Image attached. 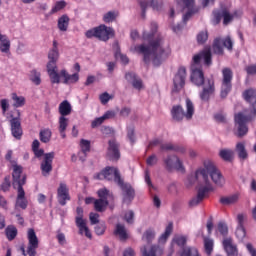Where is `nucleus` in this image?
Listing matches in <instances>:
<instances>
[{"instance_id":"4468645a","label":"nucleus","mask_w":256,"mask_h":256,"mask_svg":"<svg viewBox=\"0 0 256 256\" xmlns=\"http://www.w3.org/2000/svg\"><path fill=\"white\" fill-rule=\"evenodd\" d=\"M213 17V25H219L222 19L224 25H229V23L233 21L235 15L229 13V10H227V8H223L221 10H214Z\"/></svg>"},{"instance_id":"c03bdc74","label":"nucleus","mask_w":256,"mask_h":256,"mask_svg":"<svg viewBox=\"0 0 256 256\" xmlns=\"http://www.w3.org/2000/svg\"><path fill=\"white\" fill-rule=\"evenodd\" d=\"M182 9H191L195 5V0H175Z\"/></svg>"},{"instance_id":"473e14b6","label":"nucleus","mask_w":256,"mask_h":256,"mask_svg":"<svg viewBox=\"0 0 256 256\" xmlns=\"http://www.w3.org/2000/svg\"><path fill=\"white\" fill-rule=\"evenodd\" d=\"M114 235H116V237H119L121 241H125V239H127V230L125 229V225L116 224Z\"/></svg>"},{"instance_id":"8fccbe9b","label":"nucleus","mask_w":256,"mask_h":256,"mask_svg":"<svg viewBox=\"0 0 256 256\" xmlns=\"http://www.w3.org/2000/svg\"><path fill=\"white\" fill-rule=\"evenodd\" d=\"M80 147H81L82 153L86 155L87 153H89V151H91V141L82 139L80 141Z\"/></svg>"},{"instance_id":"dca6fc26","label":"nucleus","mask_w":256,"mask_h":256,"mask_svg":"<svg viewBox=\"0 0 256 256\" xmlns=\"http://www.w3.org/2000/svg\"><path fill=\"white\" fill-rule=\"evenodd\" d=\"M118 187L122 189L124 203H131L132 199H135V190L130 184L125 183L123 179H118Z\"/></svg>"},{"instance_id":"423d86ee","label":"nucleus","mask_w":256,"mask_h":256,"mask_svg":"<svg viewBox=\"0 0 256 256\" xmlns=\"http://www.w3.org/2000/svg\"><path fill=\"white\" fill-rule=\"evenodd\" d=\"M87 39H98V41H109L112 37H115V30L112 27L101 24L97 27L91 28L85 32Z\"/></svg>"},{"instance_id":"58836bf2","label":"nucleus","mask_w":256,"mask_h":256,"mask_svg":"<svg viewBox=\"0 0 256 256\" xmlns=\"http://www.w3.org/2000/svg\"><path fill=\"white\" fill-rule=\"evenodd\" d=\"M29 79L34 85H39L41 83V72L36 69L30 71Z\"/></svg>"},{"instance_id":"7ed1b4c3","label":"nucleus","mask_w":256,"mask_h":256,"mask_svg":"<svg viewBox=\"0 0 256 256\" xmlns=\"http://www.w3.org/2000/svg\"><path fill=\"white\" fill-rule=\"evenodd\" d=\"M22 174L23 167L17 164L13 165L12 187L13 189H17V197L14 205V211H19V209L25 211V209H27V205H29L27 198H25V190L23 189V185L27 183V176Z\"/></svg>"},{"instance_id":"412c9836","label":"nucleus","mask_w":256,"mask_h":256,"mask_svg":"<svg viewBox=\"0 0 256 256\" xmlns=\"http://www.w3.org/2000/svg\"><path fill=\"white\" fill-rule=\"evenodd\" d=\"M243 97L245 101L252 104V116H256V90L254 89H248L244 91Z\"/></svg>"},{"instance_id":"09e8293b","label":"nucleus","mask_w":256,"mask_h":256,"mask_svg":"<svg viewBox=\"0 0 256 256\" xmlns=\"http://www.w3.org/2000/svg\"><path fill=\"white\" fill-rule=\"evenodd\" d=\"M12 100L14 101V107H23L25 105V97L18 96L16 93L12 94Z\"/></svg>"},{"instance_id":"f03ea898","label":"nucleus","mask_w":256,"mask_h":256,"mask_svg":"<svg viewBox=\"0 0 256 256\" xmlns=\"http://www.w3.org/2000/svg\"><path fill=\"white\" fill-rule=\"evenodd\" d=\"M131 51H136L140 55H143L144 63H152L154 65H161L169 55H171V47L165 44L163 37H158L155 40L149 42V45L141 44L131 48Z\"/></svg>"},{"instance_id":"e433bc0d","label":"nucleus","mask_w":256,"mask_h":256,"mask_svg":"<svg viewBox=\"0 0 256 256\" xmlns=\"http://www.w3.org/2000/svg\"><path fill=\"white\" fill-rule=\"evenodd\" d=\"M153 239H155V230L153 228H149L142 235V241H146L149 245L153 242Z\"/></svg>"},{"instance_id":"a211bd4d","label":"nucleus","mask_w":256,"mask_h":256,"mask_svg":"<svg viewBox=\"0 0 256 256\" xmlns=\"http://www.w3.org/2000/svg\"><path fill=\"white\" fill-rule=\"evenodd\" d=\"M57 200L59 205L65 207L67 205V201H71V196L69 195V188L67 184L61 182L57 189Z\"/></svg>"},{"instance_id":"c85d7f7f","label":"nucleus","mask_w":256,"mask_h":256,"mask_svg":"<svg viewBox=\"0 0 256 256\" xmlns=\"http://www.w3.org/2000/svg\"><path fill=\"white\" fill-rule=\"evenodd\" d=\"M59 113L61 117H67V115H71L72 107L69 101L64 100L59 105Z\"/></svg>"},{"instance_id":"a18cd8bd","label":"nucleus","mask_w":256,"mask_h":256,"mask_svg":"<svg viewBox=\"0 0 256 256\" xmlns=\"http://www.w3.org/2000/svg\"><path fill=\"white\" fill-rule=\"evenodd\" d=\"M148 7H152L154 11H161L163 9V1L161 0H146Z\"/></svg>"},{"instance_id":"bb28decb","label":"nucleus","mask_w":256,"mask_h":256,"mask_svg":"<svg viewBox=\"0 0 256 256\" xmlns=\"http://www.w3.org/2000/svg\"><path fill=\"white\" fill-rule=\"evenodd\" d=\"M236 153L241 161H245L249 158V153H247V148H245V143L243 142L236 144Z\"/></svg>"},{"instance_id":"4d7b16f0","label":"nucleus","mask_w":256,"mask_h":256,"mask_svg":"<svg viewBox=\"0 0 256 256\" xmlns=\"http://www.w3.org/2000/svg\"><path fill=\"white\" fill-rule=\"evenodd\" d=\"M127 137L130 141V143L133 145L135 143L136 138H135V127L130 126L127 128Z\"/></svg>"},{"instance_id":"2f4dec72","label":"nucleus","mask_w":256,"mask_h":256,"mask_svg":"<svg viewBox=\"0 0 256 256\" xmlns=\"http://www.w3.org/2000/svg\"><path fill=\"white\" fill-rule=\"evenodd\" d=\"M69 16H67V14L62 15L59 19H58V29L59 31H67V29H69Z\"/></svg>"},{"instance_id":"f704fd0d","label":"nucleus","mask_w":256,"mask_h":256,"mask_svg":"<svg viewBox=\"0 0 256 256\" xmlns=\"http://www.w3.org/2000/svg\"><path fill=\"white\" fill-rule=\"evenodd\" d=\"M52 135L53 133L51 132V129L49 128L42 129L39 133L40 141L42 143H49V141H51Z\"/></svg>"},{"instance_id":"0eeeda50","label":"nucleus","mask_w":256,"mask_h":256,"mask_svg":"<svg viewBox=\"0 0 256 256\" xmlns=\"http://www.w3.org/2000/svg\"><path fill=\"white\" fill-rule=\"evenodd\" d=\"M35 157H43L40 164V169L43 177H49L53 171V160L55 159V152L45 153L43 149L33 150Z\"/></svg>"},{"instance_id":"a878e982","label":"nucleus","mask_w":256,"mask_h":256,"mask_svg":"<svg viewBox=\"0 0 256 256\" xmlns=\"http://www.w3.org/2000/svg\"><path fill=\"white\" fill-rule=\"evenodd\" d=\"M76 227L79 229V235H85L88 239H91V231L89 230V227H87V220H82L79 222H76Z\"/></svg>"},{"instance_id":"c9c22d12","label":"nucleus","mask_w":256,"mask_h":256,"mask_svg":"<svg viewBox=\"0 0 256 256\" xmlns=\"http://www.w3.org/2000/svg\"><path fill=\"white\" fill-rule=\"evenodd\" d=\"M237 201H239V196L237 194L220 198V203L222 205H233L237 203Z\"/></svg>"},{"instance_id":"f3484780","label":"nucleus","mask_w":256,"mask_h":256,"mask_svg":"<svg viewBox=\"0 0 256 256\" xmlns=\"http://www.w3.org/2000/svg\"><path fill=\"white\" fill-rule=\"evenodd\" d=\"M17 117L12 118L10 120L11 125V133L15 139H21L23 137V128H21V112L19 110L16 111Z\"/></svg>"},{"instance_id":"69168bd1","label":"nucleus","mask_w":256,"mask_h":256,"mask_svg":"<svg viewBox=\"0 0 256 256\" xmlns=\"http://www.w3.org/2000/svg\"><path fill=\"white\" fill-rule=\"evenodd\" d=\"M158 161H159V158H157V155L152 154L150 157L147 158L146 163L150 167H153V165H157Z\"/></svg>"},{"instance_id":"864d4df0","label":"nucleus","mask_w":256,"mask_h":256,"mask_svg":"<svg viewBox=\"0 0 256 256\" xmlns=\"http://www.w3.org/2000/svg\"><path fill=\"white\" fill-rule=\"evenodd\" d=\"M107 229V225H105V222H101L98 225L95 226L94 231L96 235H105V231Z\"/></svg>"},{"instance_id":"5fc2aeb1","label":"nucleus","mask_w":256,"mask_h":256,"mask_svg":"<svg viewBox=\"0 0 256 256\" xmlns=\"http://www.w3.org/2000/svg\"><path fill=\"white\" fill-rule=\"evenodd\" d=\"M222 45L228 50L233 51V40L231 39V36H227L223 40H221Z\"/></svg>"},{"instance_id":"6e6d98bb","label":"nucleus","mask_w":256,"mask_h":256,"mask_svg":"<svg viewBox=\"0 0 256 256\" xmlns=\"http://www.w3.org/2000/svg\"><path fill=\"white\" fill-rule=\"evenodd\" d=\"M69 125V119L65 118V116H60L59 118V131H66Z\"/></svg>"},{"instance_id":"79ce46f5","label":"nucleus","mask_w":256,"mask_h":256,"mask_svg":"<svg viewBox=\"0 0 256 256\" xmlns=\"http://www.w3.org/2000/svg\"><path fill=\"white\" fill-rule=\"evenodd\" d=\"M5 233L8 241H13L17 237V228L15 226H7Z\"/></svg>"},{"instance_id":"2eb2a0df","label":"nucleus","mask_w":256,"mask_h":256,"mask_svg":"<svg viewBox=\"0 0 256 256\" xmlns=\"http://www.w3.org/2000/svg\"><path fill=\"white\" fill-rule=\"evenodd\" d=\"M187 79V68L184 66L179 67L173 79V93H179L185 87V80Z\"/></svg>"},{"instance_id":"603ef678","label":"nucleus","mask_w":256,"mask_h":256,"mask_svg":"<svg viewBox=\"0 0 256 256\" xmlns=\"http://www.w3.org/2000/svg\"><path fill=\"white\" fill-rule=\"evenodd\" d=\"M180 256H201L197 248H186L181 252Z\"/></svg>"},{"instance_id":"9d476101","label":"nucleus","mask_w":256,"mask_h":256,"mask_svg":"<svg viewBox=\"0 0 256 256\" xmlns=\"http://www.w3.org/2000/svg\"><path fill=\"white\" fill-rule=\"evenodd\" d=\"M28 247L27 251H25V248H21L22 255L24 256H35L37 255V249H39V238H37V234L35 233V230L33 228H30L28 230Z\"/></svg>"},{"instance_id":"20e7f679","label":"nucleus","mask_w":256,"mask_h":256,"mask_svg":"<svg viewBox=\"0 0 256 256\" xmlns=\"http://www.w3.org/2000/svg\"><path fill=\"white\" fill-rule=\"evenodd\" d=\"M190 79L194 85L202 87V91L199 93L201 101L204 103L209 102L211 97L215 95V80L213 78H207L205 80V74H203V70L200 68L192 70Z\"/></svg>"},{"instance_id":"774afa93","label":"nucleus","mask_w":256,"mask_h":256,"mask_svg":"<svg viewBox=\"0 0 256 256\" xmlns=\"http://www.w3.org/2000/svg\"><path fill=\"white\" fill-rule=\"evenodd\" d=\"M161 151H175V145L173 143H165L160 145Z\"/></svg>"},{"instance_id":"338daca9","label":"nucleus","mask_w":256,"mask_h":256,"mask_svg":"<svg viewBox=\"0 0 256 256\" xmlns=\"http://www.w3.org/2000/svg\"><path fill=\"white\" fill-rule=\"evenodd\" d=\"M124 219L130 224L133 223V219H135V212H133V210L126 212L124 215Z\"/></svg>"},{"instance_id":"393cba45","label":"nucleus","mask_w":256,"mask_h":256,"mask_svg":"<svg viewBox=\"0 0 256 256\" xmlns=\"http://www.w3.org/2000/svg\"><path fill=\"white\" fill-rule=\"evenodd\" d=\"M158 249H159V246L157 245H151V246L144 245L140 248V253L142 256H157Z\"/></svg>"},{"instance_id":"cd10ccee","label":"nucleus","mask_w":256,"mask_h":256,"mask_svg":"<svg viewBox=\"0 0 256 256\" xmlns=\"http://www.w3.org/2000/svg\"><path fill=\"white\" fill-rule=\"evenodd\" d=\"M172 243H175L178 245V247H181L182 253L185 251V249H196L195 247H185L187 245V237L181 236V235H176L174 236Z\"/></svg>"},{"instance_id":"49530a36","label":"nucleus","mask_w":256,"mask_h":256,"mask_svg":"<svg viewBox=\"0 0 256 256\" xmlns=\"http://www.w3.org/2000/svg\"><path fill=\"white\" fill-rule=\"evenodd\" d=\"M118 15H119V13H117L115 11H109L106 14H104L103 21H104V23H113V21H115V19H117Z\"/></svg>"},{"instance_id":"13d9d810","label":"nucleus","mask_w":256,"mask_h":256,"mask_svg":"<svg viewBox=\"0 0 256 256\" xmlns=\"http://www.w3.org/2000/svg\"><path fill=\"white\" fill-rule=\"evenodd\" d=\"M67 3L63 0L56 2L55 6L52 8L51 13H57L61 9H65Z\"/></svg>"},{"instance_id":"9b49d317","label":"nucleus","mask_w":256,"mask_h":256,"mask_svg":"<svg viewBox=\"0 0 256 256\" xmlns=\"http://www.w3.org/2000/svg\"><path fill=\"white\" fill-rule=\"evenodd\" d=\"M235 127L237 129V137H245L249 133V128L247 127L248 121H251V116H246L239 112L234 117Z\"/></svg>"},{"instance_id":"a19ab883","label":"nucleus","mask_w":256,"mask_h":256,"mask_svg":"<svg viewBox=\"0 0 256 256\" xmlns=\"http://www.w3.org/2000/svg\"><path fill=\"white\" fill-rule=\"evenodd\" d=\"M213 52L216 55H223V42H221L220 38H216L213 43Z\"/></svg>"},{"instance_id":"6e6552de","label":"nucleus","mask_w":256,"mask_h":256,"mask_svg":"<svg viewBox=\"0 0 256 256\" xmlns=\"http://www.w3.org/2000/svg\"><path fill=\"white\" fill-rule=\"evenodd\" d=\"M99 199L94 201V209L98 213H103L109 206V201H113V193L109 192L107 188H102L97 192Z\"/></svg>"},{"instance_id":"e2e57ef3","label":"nucleus","mask_w":256,"mask_h":256,"mask_svg":"<svg viewBox=\"0 0 256 256\" xmlns=\"http://www.w3.org/2000/svg\"><path fill=\"white\" fill-rule=\"evenodd\" d=\"M100 99V103H102V105H107V103H109V101H111L112 97L111 95H109V93L104 92L99 96Z\"/></svg>"},{"instance_id":"6ab92c4d","label":"nucleus","mask_w":256,"mask_h":256,"mask_svg":"<svg viewBox=\"0 0 256 256\" xmlns=\"http://www.w3.org/2000/svg\"><path fill=\"white\" fill-rule=\"evenodd\" d=\"M201 59L204 60V65H207L208 67L212 65L211 48L204 49L200 53L194 55L193 63H195V65H199V63H201Z\"/></svg>"},{"instance_id":"de8ad7c7","label":"nucleus","mask_w":256,"mask_h":256,"mask_svg":"<svg viewBox=\"0 0 256 256\" xmlns=\"http://www.w3.org/2000/svg\"><path fill=\"white\" fill-rule=\"evenodd\" d=\"M173 233V223H169L164 231V233L160 236L159 241H167L169 239V236Z\"/></svg>"},{"instance_id":"3c124183","label":"nucleus","mask_w":256,"mask_h":256,"mask_svg":"<svg viewBox=\"0 0 256 256\" xmlns=\"http://www.w3.org/2000/svg\"><path fill=\"white\" fill-rule=\"evenodd\" d=\"M115 59H120L125 65L129 63V58L127 55L121 53V49L119 48V44H117V49L115 51Z\"/></svg>"},{"instance_id":"72a5a7b5","label":"nucleus","mask_w":256,"mask_h":256,"mask_svg":"<svg viewBox=\"0 0 256 256\" xmlns=\"http://www.w3.org/2000/svg\"><path fill=\"white\" fill-rule=\"evenodd\" d=\"M48 59L49 62L47 64V67H51L53 65L54 67H57V61L59 60V50H50L48 53Z\"/></svg>"},{"instance_id":"ddd939ff","label":"nucleus","mask_w":256,"mask_h":256,"mask_svg":"<svg viewBox=\"0 0 256 256\" xmlns=\"http://www.w3.org/2000/svg\"><path fill=\"white\" fill-rule=\"evenodd\" d=\"M164 167L166 171H179L180 173H185L183 161L179 159V156L177 155H168L164 159Z\"/></svg>"},{"instance_id":"5701e85b","label":"nucleus","mask_w":256,"mask_h":256,"mask_svg":"<svg viewBox=\"0 0 256 256\" xmlns=\"http://www.w3.org/2000/svg\"><path fill=\"white\" fill-rule=\"evenodd\" d=\"M47 72L51 83H61V74L57 73V66H53V64H51V66H47Z\"/></svg>"},{"instance_id":"1a4fd4ad","label":"nucleus","mask_w":256,"mask_h":256,"mask_svg":"<svg viewBox=\"0 0 256 256\" xmlns=\"http://www.w3.org/2000/svg\"><path fill=\"white\" fill-rule=\"evenodd\" d=\"M233 70L231 68H223L222 69V84L220 97L222 99H226L227 95L231 93V89H233Z\"/></svg>"},{"instance_id":"f257e3e1","label":"nucleus","mask_w":256,"mask_h":256,"mask_svg":"<svg viewBox=\"0 0 256 256\" xmlns=\"http://www.w3.org/2000/svg\"><path fill=\"white\" fill-rule=\"evenodd\" d=\"M209 177L217 187H223V185H225V178L223 174H221V171L217 169V166L210 160L204 161L203 167L198 168L194 176L188 178L189 181H191V179L192 181H198L197 195L189 201L190 207H197V205L205 199V195H207L209 191H213Z\"/></svg>"},{"instance_id":"37998d69","label":"nucleus","mask_w":256,"mask_h":256,"mask_svg":"<svg viewBox=\"0 0 256 256\" xmlns=\"http://www.w3.org/2000/svg\"><path fill=\"white\" fill-rule=\"evenodd\" d=\"M213 247H214L213 239L204 238V249H205V253L208 256H211V253H213Z\"/></svg>"},{"instance_id":"7c9ffc66","label":"nucleus","mask_w":256,"mask_h":256,"mask_svg":"<svg viewBox=\"0 0 256 256\" xmlns=\"http://www.w3.org/2000/svg\"><path fill=\"white\" fill-rule=\"evenodd\" d=\"M150 29H151V32H147V31H144L143 34H142V39L144 41H151L153 39V36L155 35V33H157V29H158V25L156 22H152L150 24Z\"/></svg>"},{"instance_id":"680f3d73","label":"nucleus","mask_w":256,"mask_h":256,"mask_svg":"<svg viewBox=\"0 0 256 256\" xmlns=\"http://www.w3.org/2000/svg\"><path fill=\"white\" fill-rule=\"evenodd\" d=\"M1 189L2 191H4V193H6V191H9V189H11V176H6L4 178V182L1 185Z\"/></svg>"},{"instance_id":"aec40b11","label":"nucleus","mask_w":256,"mask_h":256,"mask_svg":"<svg viewBox=\"0 0 256 256\" xmlns=\"http://www.w3.org/2000/svg\"><path fill=\"white\" fill-rule=\"evenodd\" d=\"M108 158L110 161H119L121 153L119 152V144L115 140L109 141Z\"/></svg>"},{"instance_id":"4c0bfd02","label":"nucleus","mask_w":256,"mask_h":256,"mask_svg":"<svg viewBox=\"0 0 256 256\" xmlns=\"http://www.w3.org/2000/svg\"><path fill=\"white\" fill-rule=\"evenodd\" d=\"M208 39H209V32H207V30L200 31L196 36L198 45H205Z\"/></svg>"},{"instance_id":"bf43d9fd","label":"nucleus","mask_w":256,"mask_h":256,"mask_svg":"<svg viewBox=\"0 0 256 256\" xmlns=\"http://www.w3.org/2000/svg\"><path fill=\"white\" fill-rule=\"evenodd\" d=\"M245 235H247V233L245 232V227L237 226V229H236L237 239H239L240 241H243V239H245Z\"/></svg>"},{"instance_id":"0e129e2a","label":"nucleus","mask_w":256,"mask_h":256,"mask_svg":"<svg viewBox=\"0 0 256 256\" xmlns=\"http://www.w3.org/2000/svg\"><path fill=\"white\" fill-rule=\"evenodd\" d=\"M139 5L142 9V14L141 17L142 19H145L146 13H147V7H149V2H147L146 0H142L139 2Z\"/></svg>"},{"instance_id":"052dcab7","label":"nucleus","mask_w":256,"mask_h":256,"mask_svg":"<svg viewBox=\"0 0 256 256\" xmlns=\"http://www.w3.org/2000/svg\"><path fill=\"white\" fill-rule=\"evenodd\" d=\"M218 231L223 237H226V235L229 233V228L227 227V224L224 222L218 223Z\"/></svg>"},{"instance_id":"c756f323","label":"nucleus","mask_w":256,"mask_h":256,"mask_svg":"<svg viewBox=\"0 0 256 256\" xmlns=\"http://www.w3.org/2000/svg\"><path fill=\"white\" fill-rule=\"evenodd\" d=\"M11 49V41L6 35L0 33V51L1 53H9Z\"/></svg>"},{"instance_id":"b1692460","label":"nucleus","mask_w":256,"mask_h":256,"mask_svg":"<svg viewBox=\"0 0 256 256\" xmlns=\"http://www.w3.org/2000/svg\"><path fill=\"white\" fill-rule=\"evenodd\" d=\"M223 247L228 256H238L237 246L233 245L231 239L227 238L223 241Z\"/></svg>"},{"instance_id":"f8f14e48","label":"nucleus","mask_w":256,"mask_h":256,"mask_svg":"<svg viewBox=\"0 0 256 256\" xmlns=\"http://www.w3.org/2000/svg\"><path fill=\"white\" fill-rule=\"evenodd\" d=\"M94 179H98L99 181H102V179H106V181H115L117 185H119V179L121 178V172H119V169L115 167H106L102 172L96 174L94 176Z\"/></svg>"},{"instance_id":"4be33fe9","label":"nucleus","mask_w":256,"mask_h":256,"mask_svg":"<svg viewBox=\"0 0 256 256\" xmlns=\"http://www.w3.org/2000/svg\"><path fill=\"white\" fill-rule=\"evenodd\" d=\"M60 77L64 78V85H72L73 83H77L79 81V73L69 74L67 70L63 69L60 71Z\"/></svg>"},{"instance_id":"39448f33","label":"nucleus","mask_w":256,"mask_h":256,"mask_svg":"<svg viewBox=\"0 0 256 256\" xmlns=\"http://www.w3.org/2000/svg\"><path fill=\"white\" fill-rule=\"evenodd\" d=\"M193 115H195V105L189 98L186 99V112L181 105H174L171 109L172 119L178 123L183 121V119L191 121Z\"/></svg>"},{"instance_id":"ea45409f","label":"nucleus","mask_w":256,"mask_h":256,"mask_svg":"<svg viewBox=\"0 0 256 256\" xmlns=\"http://www.w3.org/2000/svg\"><path fill=\"white\" fill-rule=\"evenodd\" d=\"M219 155L224 161H232L235 152H233L231 149H222L220 150Z\"/></svg>"}]
</instances>
